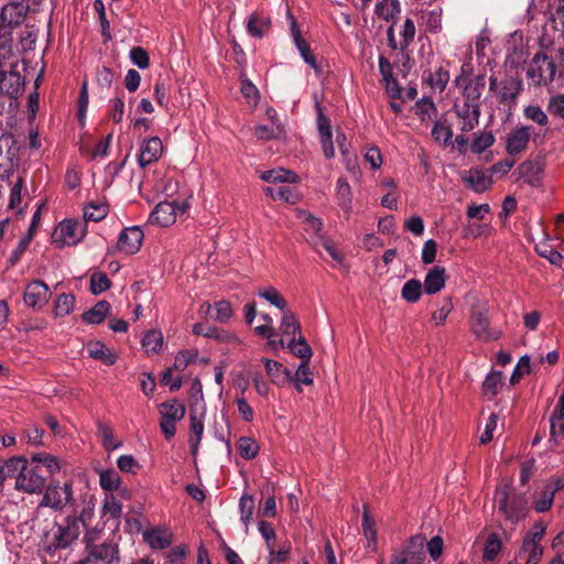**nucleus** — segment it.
Masks as SVG:
<instances>
[{"label":"nucleus","instance_id":"obj_39","mask_svg":"<svg viewBox=\"0 0 564 564\" xmlns=\"http://www.w3.org/2000/svg\"><path fill=\"white\" fill-rule=\"evenodd\" d=\"M97 434L101 438V444L106 451H113L122 445L121 442L115 441L112 427L107 423H97Z\"/></svg>","mask_w":564,"mask_h":564},{"label":"nucleus","instance_id":"obj_24","mask_svg":"<svg viewBox=\"0 0 564 564\" xmlns=\"http://www.w3.org/2000/svg\"><path fill=\"white\" fill-rule=\"evenodd\" d=\"M175 218L176 207L173 203L169 202L158 204L150 215L151 223L156 224L161 227H167L174 224Z\"/></svg>","mask_w":564,"mask_h":564},{"label":"nucleus","instance_id":"obj_37","mask_svg":"<svg viewBox=\"0 0 564 564\" xmlns=\"http://www.w3.org/2000/svg\"><path fill=\"white\" fill-rule=\"evenodd\" d=\"M141 345L147 354H158L163 346V335L161 330H148L141 340Z\"/></svg>","mask_w":564,"mask_h":564},{"label":"nucleus","instance_id":"obj_58","mask_svg":"<svg viewBox=\"0 0 564 564\" xmlns=\"http://www.w3.org/2000/svg\"><path fill=\"white\" fill-rule=\"evenodd\" d=\"M429 83L433 88L443 91L448 84L449 73L443 67H438L434 73H429Z\"/></svg>","mask_w":564,"mask_h":564},{"label":"nucleus","instance_id":"obj_12","mask_svg":"<svg viewBox=\"0 0 564 564\" xmlns=\"http://www.w3.org/2000/svg\"><path fill=\"white\" fill-rule=\"evenodd\" d=\"M93 538L87 533L85 535V551L90 553L99 564H119L120 551L119 545L113 541H104L96 544L91 542Z\"/></svg>","mask_w":564,"mask_h":564},{"label":"nucleus","instance_id":"obj_9","mask_svg":"<svg viewBox=\"0 0 564 564\" xmlns=\"http://www.w3.org/2000/svg\"><path fill=\"white\" fill-rule=\"evenodd\" d=\"M470 332L482 341L498 340L502 332L490 327L488 310L481 305H474L470 311Z\"/></svg>","mask_w":564,"mask_h":564},{"label":"nucleus","instance_id":"obj_6","mask_svg":"<svg viewBox=\"0 0 564 564\" xmlns=\"http://www.w3.org/2000/svg\"><path fill=\"white\" fill-rule=\"evenodd\" d=\"M20 147L10 132L0 134V180H9L19 164Z\"/></svg>","mask_w":564,"mask_h":564},{"label":"nucleus","instance_id":"obj_2","mask_svg":"<svg viewBox=\"0 0 564 564\" xmlns=\"http://www.w3.org/2000/svg\"><path fill=\"white\" fill-rule=\"evenodd\" d=\"M495 500L507 520L518 522L524 517L525 501L522 497L512 495L510 485L499 486L495 492Z\"/></svg>","mask_w":564,"mask_h":564},{"label":"nucleus","instance_id":"obj_30","mask_svg":"<svg viewBox=\"0 0 564 564\" xmlns=\"http://www.w3.org/2000/svg\"><path fill=\"white\" fill-rule=\"evenodd\" d=\"M335 196L338 206L345 213H349L352 209V192L346 178L339 177L337 180Z\"/></svg>","mask_w":564,"mask_h":564},{"label":"nucleus","instance_id":"obj_47","mask_svg":"<svg viewBox=\"0 0 564 564\" xmlns=\"http://www.w3.org/2000/svg\"><path fill=\"white\" fill-rule=\"evenodd\" d=\"M101 511L104 516H109L111 519L119 520L122 514V505L113 494H106Z\"/></svg>","mask_w":564,"mask_h":564},{"label":"nucleus","instance_id":"obj_3","mask_svg":"<svg viewBox=\"0 0 564 564\" xmlns=\"http://www.w3.org/2000/svg\"><path fill=\"white\" fill-rule=\"evenodd\" d=\"M425 560V536L415 534L400 549L393 550L389 564H423Z\"/></svg>","mask_w":564,"mask_h":564},{"label":"nucleus","instance_id":"obj_35","mask_svg":"<svg viewBox=\"0 0 564 564\" xmlns=\"http://www.w3.org/2000/svg\"><path fill=\"white\" fill-rule=\"evenodd\" d=\"M97 474L99 476V485L104 490L112 494V491L120 489L121 477L115 469H97Z\"/></svg>","mask_w":564,"mask_h":564},{"label":"nucleus","instance_id":"obj_34","mask_svg":"<svg viewBox=\"0 0 564 564\" xmlns=\"http://www.w3.org/2000/svg\"><path fill=\"white\" fill-rule=\"evenodd\" d=\"M89 356L96 360H100L107 366L116 364L118 356L115 351L107 348L105 344L96 341L88 347Z\"/></svg>","mask_w":564,"mask_h":564},{"label":"nucleus","instance_id":"obj_62","mask_svg":"<svg viewBox=\"0 0 564 564\" xmlns=\"http://www.w3.org/2000/svg\"><path fill=\"white\" fill-rule=\"evenodd\" d=\"M530 370H531L530 357L528 355H523L519 359L517 366L514 367V369L511 373L510 383L511 384L518 383L523 376L530 373Z\"/></svg>","mask_w":564,"mask_h":564},{"label":"nucleus","instance_id":"obj_14","mask_svg":"<svg viewBox=\"0 0 564 564\" xmlns=\"http://www.w3.org/2000/svg\"><path fill=\"white\" fill-rule=\"evenodd\" d=\"M500 88L498 90V98L500 104L507 107L508 111L511 112L517 107V99L523 90V82L519 76H506L500 82Z\"/></svg>","mask_w":564,"mask_h":564},{"label":"nucleus","instance_id":"obj_63","mask_svg":"<svg viewBox=\"0 0 564 564\" xmlns=\"http://www.w3.org/2000/svg\"><path fill=\"white\" fill-rule=\"evenodd\" d=\"M521 551L528 554L527 563L539 564L544 549L541 544L522 542Z\"/></svg>","mask_w":564,"mask_h":564},{"label":"nucleus","instance_id":"obj_48","mask_svg":"<svg viewBox=\"0 0 564 564\" xmlns=\"http://www.w3.org/2000/svg\"><path fill=\"white\" fill-rule=\"evenodd\" d=\"M75 307V296L70 293H62L55 301V315L63 317L69 315Z\"/></svg>","mask_w":564,"mask_h":564},{"label":"nucleus","instance_id":"obj_4","mask_svg":"<svg viewBox=\"0 0 564 564\" xmlns=\"http://www.w3.org/2000/svg\"><path fill=\"white\" fill-rule=\"evenodd\" d=\"M473 68L469 64H464L460 67V75L456 77L455 83L457 86L463 87L462 96L463 102L479 105L481 107L480 97L486 85L485 74H478L473 78L467 79Z\"/></svg>","mask_w":564,"mask_h":564},{"label":"nucleus","instance_id":"obj_1","mask_svg":"<svg viewBox=\"0 0 564 564\" xmlns=\"http://www.w3.org/2000/svg\"><path fill=\"white\" fill-rule=\"evenodd\" d=\"M37 457L28 462L23 457H12L6 460L8 478H15V488L26 494H39L45 488L46 475L43 466L36 463Z\"/></svg>","mask_w":564,"mask_h":564},{"label":"nucleus","instance_id":"obj_28","mask_svg":"<svg viewBox=\"0 0 564 564\" xmlns=\"http://www.w3.org/2000/svg\"><path fill=\"white\" fill-rule=\"evenodd\" d=\"M144 541L154 550L169 547L173 540L172 533L164 529L153 528L144 532Z\"/></svg>","mask_w":564,"mask_h":564},{"label":"nucleus","instance_id":"obj_42","mask_svg":"<svg viewBox=\"0 0 564 564\" xmlns=\"http://www.w3.org/2000/svg\"><path fill=\"white\" fill-rule=\"evenodd\" d=\"M237 449L243 459L251 460L259 453V444L252 437L241 436L238 440Z\"/></svg>","mask_w":564,"mask_h":564},{"label":"nucleus","instance_id":"obj_21","mask_svg":"<svg viewBox=\"0 0 564 564\" xmlns=\"http://www.w3.org/2000/svg\"><path fill=\"white\" fill-rule=\"evenodd\" d=\"M462 180L468 188L476 193L486 192L492 184L491 174L478 167L465 172Z\"/></svg>","mask_w":564,"mask_h":564},{"label":"nucleus","instance_id":"obj_15","mask_svg":"<svg viewBox=\"0 0 564 564\" xmlns=\"http://www.w3.org/2000/svg\"><path fill=\"white\" fill-rule=\"evenodd\" d=\"M29 10L30 4L25 3V1L10 0L2 7L0 25L9 26L10 31H12L13 28L20 25L25 20Z\"/></svg>","mask_w":564,"mask_h":564},{"label":"nucleus","instance_id":"obj_41","mask_svg":"<svg viewBox=\"0 0 564 564\" xmlns=\"http://www.w3.org/2000/svg\"><path fill=\"white\" fill-rule=\"evenodd\" d=\"M270 25L269 19H259L256 14H251L247 21V31L253 37L262 39L270 29Z\"/></svg>","mask_w":564,"mask_h":564},{"label":"nucleus","instance_id":"obj_31","mask_svg":"<svg viewBox=\"0 0 564 564\" xmlns=\"http://www.w3.org/2000/svg\"><path fill=\"white\" fill-rule=\"evenodd\" d=\"M260 178L268 183H296L299 181V176L296 173L285 169H273L263 171L260 175Z\"/></svg>","mask_w":564,"mask_h":564},{"label":"nucleus","instance_id":"obj_44","mask_svg":"<svg viewBox=\"0 0 564 564\" xmlns=\"http://www.w3.org/2000/svg\"><path fill=\"white\" fill-rule=\"evenodd\" d=\"M375 12L379 18L390 21L400 13V3L398 0H382L376 4Z\"/></svg>","mask_w":564,"mask_h":564},{"label":"nucleus","instance_id":"obj_17","mask_svg":"<svg viewBox=\"0 0 564 564\" xmlns=\"http://www.w3.org/2000/svg\"><path fill=\"white\" fill-rule=\"evenodd\" d=\"M50 294L48 286L43 281L34 280L26 285L23 301L29 307L41 308L47 303Z\"/></svg>","mask_w":564,"mask_h":564},{"label":"nucleus","instance_id":"obj_32","mask_svg":"<svg viewBox=\"0 0 564 564\" xmlns=\"http://www.w3.org/2000/svg\"><path fill=\"white\" fill-rule=\"evenodd\" d=\"M264 193L274 200L280 199L293 205L300 200L299 193L289 185L278 187L268 186L264 188Z\"/></svg>","mask_w":564,"mask_h":564},{"label":"nucleus","instance_id":"obj_23","mask_svg":"<svg viewBox=\"0 0 564 564\" xmlns=\"http://www.w3.org/2000/svg\"><path fill=\"white\" fill-rule=\"evenodd\" d=\"M550 442L557 444L564 437V392L550 417Z\"/></svg>","mask_w":564,"mask_h":564},{"label":"nucleus","instance_id":"obj_10","mask_svg":"<svg viewBox=\"0 0 564 564\" xmlns=\"http://www.w3.org/2000/svg\"><path fill=\"white\" fill-rule=\"evenodd\" d=\"M0 84L3 95L12 100H17L24 91L25 79L18 70V62L10 61L7 66L0 68Z\"/></svg>","mask_w":564,"mask_h":564},{"label":"nucleus","instance_id":"obj_64","mask_svg":"<svg viewBox=\"0 0 564 564\" xmlns=\"http://www.w3.org/2000/svg\"><path fill=\"white\" fill-rule=\"evenodd\" d=\"M130 59L140 69H145L150 66V57L148 52L141 46H134L130 50Z\"/></svg>","mask_w":564,"mask_h":564},{"label":"nucleus","instance_id":"obj_22","mask_svg":"<svg viewBox=\"0 0 564 564\" xmlns=\"http://www.w3.org/2000/svg\"><path fill=\"white\" fill-rule=\"evenodd\" d=\"M206 411H198V409L189 410V421H191V435H189V447L192 455H196L199 443L202 441L203 432H204V417Z\"/></svg>","mask_w":564,"mask_h":564},{"label":"nucleus","instance_id":"obj_43","mask_svg":"<svg viewBox=\"0 0 564 564\" xmlns=\"http://www.w3.org/2000/svg\"><path fill=\"white\" fill-rule=\"evenodd\" d=\"M502 379L503 376L501 371H490L482 382L484 394L490 398L497 395L499 389L502 387Z\"/></svg>","mask_w":564,"mask_h":564},{"label":"nucleus","instance_id":"obj_25","mask_svg":"<svg viewBox=\"0 0 564 564\" xmlns=\"http://www.w3.org/2000/svg\"><path fill=\"white\" fill-rule=\"evenodd\" d=\"M542 172V166L538 162L531 160L522 162L517 167V173L519 174L520 178H522L527 184L533 187H539L541 185Z\"/></svg>","mask_w":564,"mask_h":564},{"label":"nucleus","instance_id":"obj_46","mask_svg":"<svg viewBox=\"0 0 564 564\" xmlns=\"http://www.w3.org/2000/svg\"><path fill=\"white\" fill-rule=\"evenodd\" d=\"M280 330L284 336L295 337L296 334L301 335V324L293 313L285 312L283 314Z\"/></svg>","mask_w":564,"mask_h":564},{"label":"nucleus","instance_id":"obj_8","mask_svg":"<svg viewBox=\"0 0 564 564\" xmlns=\"http://www.w3.org/2000/svg\"><path fill=\"white\" fill-rule=\"evenodd\" d=\"M185 413V405L176 399L160 404V429L165 440L170 441L175 436V424L184 419Z\"/></svg>","mask_w":564,"mask_h":564},{"label":"nucleus","instance_id":"obj_29","mask_svg":"<svg viewBox=\"0 0 564 564\" xmlns=\"http://www.w3.org/2000/svg\"><path fill=\"white\" fill-rule=\"evenodd\" d=\"M262 361L268 377L274 384L282 386L290 381L291 373L281 362L269 358H263Z\"/></svg>","mask_w":564,"mask_h":564},{"label":"nucleus","instance_id":"obj_26","mask_svg":"<svg viewBox=\"0 0 564 564\" xmlns=\"http://www.w3.org/2000/svg\"><path fill=\"white\" fill-rule=\"evenodd\" d=\"M299 218H302L303 223L306 225L305 230L312 231V235L308 241L314 246L318 247V241L322 240L325 235L323 234V221L321 218L313 216L311 213L305 210L299 212Z\"/></svg>","mask_w":564,"mask_h":564},{"label":"nucleus","instance_id":"obj_54","mask_svg":"<svg viewBox=\"0 0 564 564\" xmlns=\"http://www.w3.org/2000/svg\"><path fill=\"white\" fill-rule=\"evenodd\" d=\"M258 295L263 297L265 301H268L270 304L274 305L281 311H284L286 308V301L285 299L280 294V292L275 288H267L258 292Z\"/></svg>","mask_w":564,"mask_h":564},{"label":"nucleus","instance_id":"obj_20","mask_svg":"<svg viewBox=\"0 0 564 564\" xmlns=\"http://www.w3.org/2000/svg\"><path fill=\"white\" fill-rule=\"evenodd\" d=\"M530 127L520 126L511 130L506 140V151L509 155H518L527 150L530 141Z\"/></svg>","mask_w":564,"mask_h":564},{"label":"nucleus","instance_id":"obj_61","mask_svg":"<svg viewBox=\"0 0 564 564\" xmlns=\"http://www.w3.org/2000/svg\"><path fill=\"white\" fill-rule=\"evenodd\" d=\"M415 24L412 19L406 18L401 30L402 40L400 42V50L404 51L413 42L415 36Z\"/></svg>","mask_w":564,"mask_h":564},{"label":"nucleus","instance_id":"obj_45","mask_svg":"<svg viewBox=\"0 0 564 564\" xmlns=\"http://www.w3.org/2000/svg\"><path fill=\"white\" fill-rule=\"evenodd\" d=\"M502 547L501 540L497 533H491L487 538L484 546L482 560L485 562L494 561Z\"/></svg>","mask_w":564,"mask_h":564},{"label":"nucleus","instance_id":"obj_11","mask_svg":"<svg viewBox=\"0 0 564 564\" xmlns=\"http://www.w3.org/2000/svg\"><path fill=\"white\" fill-rule=\"evenodd\" d=\"M73 500L72 482H65L63 486L57 482L46 487L39 507H48L55 511H62L66 506L72 505Z\"/></svg>","mask_w":564,"mask_h":564},{"label":"nucleus","instance_id":"obj_33","mask_svg":"<svg viewBox=\"0 0 564 564\" xmlns=\"http://www.w3.org/2000/svg\"><path fill=\"white\" fill-rule=\"evenodd\" d=\"M111 305L108 301H99L90 310L84 312L82 315L83 322L87 324H100L105 317L109 314Z\"/></svg>","mask_w":564,"mask_h":564},{"label":"nucleus","instance_id":"obj_19","mask_svg":"<svg viewBox=\"0 0 564 564\" xmlns=\"http://www.w3.org/2000/svg\"><path fill=\"white\" fill-rule=\"evenodd\" d=\"M163 144L159 137L145 139L140 147L138 154V164L140 167H145L156 162L162 154Z\"/></svg>","mask_w":564,"mask_h":564},{"label":"nucleus","instance_id":"obj_60","mask_svg":"<svg viewBox=\"0 0 564 564\" xmlns=\"http://www.w3.org/2000/svg\"><path fill=\"white\" fill-rule=\"evenodd\" d=\"M94 9L98 14V19L101 26V35L105 40H110V23L106 17V8L101 0H95L94 1Z\"/></svg>","mask_w":564,"mask_h":564},{"label":"nucleus","instance_id":"obj_16","mask_svg":"<svg viewBox=\"0 0 564 564\" xmlns=\"http://www.w3.org/2000/svg\"><path fill=\"white\" fill-rule=\"evenodd\" d=\"M143 237V231L139 226L124 228L119 234L117 247L127 254H134L140 250Z\"/></svg>","mask_w":564,"mask_h":564},{"label":"nucleus","instance_id":"obj_52","mask_svg":"<svg viewBox=\"0 0 564 564\" xmlns=\"http://www.w3.org/2000/svg\"><path fill=\"white\" fill-rule=\"evenodd\" d=\"M254 499L251 495L243 494L239 499V511L241 521L246 527L249 525L253 514Z\"/></svg>","mask_w":564,"mask_h":564},{"label":"nucleus","instance_id":"obj_56","mask_svg":"<svg viewBox=\"0 0 564 564\" xmlns=\"http://www.w3.org/2000/svg\"><path fill=\"white\" fill-rule=\"evenodd\" d=\"M295 45L305 63H307L316 73H321L322 69L317 64L314 54L311 52L307 42L304 39H296Z\"/></svg>","mask_w":564,"mask_h":564},{"label":"nucleus","instance_id":"obj_59","mask_svg":"<svg viewBox=\"0 0 564 564\" xmlns=\"http://www.w3.org/2000/svg\"><path fill=\"white\" fill-rule=\"evenodd\" d=\"M315 107L317 110V128H318L319 138L321 139L322 138H332L333 133H332L330 121L324 115L322 104L317 101Z\"/></svg>","mask_w":564,"mask_h":564},{"label":"nucleus","instance_id":"obj_5","mask_svg":"<svg viewBox=\"0 0 564 564\" xmlns=\"http://www.w3.org/2000/svg\"><path fill=\"white\" fill-rule=\"evenodd\" d=\"M556 65L554 59L544 52H538L529 64L527 77L534 86L552 83L555 78Z\"/></svg>","mask_w":564,"mask_h":564},{"label":"nucleus","instance_id":"obj_13","mask_svg":"<svg viewBox=\"0 0 564 564\" xmlns=\"http://www.w3.org/2000/svg\"><path fill=\"white\" fill-rule=\"evenodd\" d=\"M80 534L77 521L73 517H66L63 523L57 524L56 531L47 547L48 551H56L68 547Z\"/></svg>","mask_w":564,"mask_h":564},{"label":"nucleus","instance_id":"obj_51","mask_svg":"<svg viewBox=\"0 0 564 564\" xmlns=\"http://www.w3.org/2000/svg\"><path fill=\"white\" fill-rule=\"evenodd\" d=\"M109 213L107 204H94L90 203L84 210L85 221H100Z\"/></svg>","mask_w":564,"mask_h":564},{"label":"nucleus","instance_id":"obj_50","mask_svg":"<svg viewBox=\"0 0 564 564\" xmlns=\"http://www.w3.org/2000/svg\"><path fill=\"white\" fill-rule=\"evenodd\" d=\"M535 251L540 257L547 259L554 265H561L563 261V256L546 241L535 245Z\"/></svg>","mask_w":564,"mask_h":564},{"label":"nucleus","instance_id":"obj_57","mask_svg":"<svg viewBox=\"0 0 564 564\" xmlns=\"http://www.w3.org/2000/svg\"><path fill=\"white\" fill-rule=\"evenodd\" d=\"M362 531L366 539L368 540V545L370 546L372 544L375 546L377 544L376 523L366 509L362 513Z\"/></svg>","mask_w":564,"mask_h":564},{"label":"nucleus","instance_id":"obj_49","mask_svg":"<svg viewBox=\"0 0 564 564\" xmlns=\"http://www.w3.org/2000/svg\"><path fill=\"white\" fill-rule=\"evenodd\" d=\"M495 143V137L491 131H481L480 133L476 134L470 149L471 152L475 154H480L484 151H486L488 148H490Z\"/></svg>","mask_w":564,"mask_h":564},{"label":"nucleus","instance_id":"obj_27","mask_svg":"<svg viewBox=\"0 0 564 564\" xmlns=\"http://www.w3.org/2000/svg\"><path fill=\"white\" fill-rule=\"evenodd\" d=\"M445 268L435 265L425 275L423 288L426 294H435L445 286Z\"/></svg>","mask_w":564,"mask_h":564},{"label":"nucleus","instance_id":"obj_38","mask_svg":"<svg viewBox=\"0 0 564 564\" xmlns=\"http://www.w3.org/2000/svg\"><path fill=\"white\" fill-rule=\"evenodd\" d=\"M288 348L294 356L301 358L302 361L310 362L312 348L302 335L299 336V339L292 337L288 344Z\"/></svg>","mask_w":564,"mask_h":564},{"label":"nucleus","instance_id":"obj_40","mask_svg":"<svg viewBox=\"0 0 564 564\" xmlns=\"http://www.w3.org/2000/svg\"><path fill=\"white\" fill-rule=\"evenodd\" d=\"M423 285L420 280L411 279L404 283L401 290V297L408 303H416L422 295Z\"/></svg>","mask_w":564,"mask_h":564},{"label":"nucleus","instance_id":"obj_55","mask_svg":"<svg viewBox=\"0 0 564 564\" xmlns=\"http://www.w3.org/2000/svg\"><path fill=\"white\" fill-rule=\"evenodd\" d=\"M198 409V411H206V405L204 402L203 387L198 379H195L192 383L191 388V401H189V410Z\"/></svg>","mask_w":564,"mask_h":564},{"label":"nucleus","instance_id":"obj_36","mask_svg":"<svg viewBox=\"0 0 564 564\" xmlns=\"http://www.w3.org/2000/svg\"><path fill=\"white\" fill-rule=\"evenodd\" d=\"M431 134L436 142H443L445 147L452 145L453 143V130L446 120L435 121Z\"/></svg>","mask_w":564,"mask_h":564},{"label":"nucleus","instance_id":"obj_18","mask_svg":"<svg viewBox=\"0 0 564 564\" xmlns=\"http://www.w3.org/2000/svg\"><path fill=\"white\" fill-rule=\"evenodd\" d=\"M454 112L460 119V130L469 132L479 124L480 108L479 105L473 104H455Z\"/></svg>","mask_w":564,"mask_h":564},{"label":"nucleus","instance_id":"obj_7","mask_svg":"<svg viewBox=\"0 0 564 564\" xmlns=\"http://www.w3.org/2000/svg\"><path fill=\"white\" fill-rule=\"evenodd\" d=\"M87 234L85 224L75 219H64L52 234V242L59 249L65 246H76Z\"/></svg>","mask_w":564,"mask_h":564},{"label":"nucleus","instance_id":"obj_53","mask_svg":"<svg viewBox=\"0 0 564 564\" xmlns=\"http://www.w3.org/2000/svg\"><path fill=\"white\" fill-rule=\"evenodd\" d=\"M111 286V281L105 272H95L90 276V292L98 295Z\"/></svg>","mask_w":564,"mask_h":564}]
</instances>
